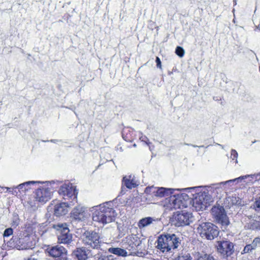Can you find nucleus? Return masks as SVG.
Wrapping results in <instances>:
<instances>
[{"instance_id": "f3484780", "label": "nucleus", "mask_w": 260, "mask_h": 260, "mask_svg": "<svg viewBox=\"0 0 260 260\" xmlns=\"http://www.w3.org/2000/svg\"><path fill=\"white\" fill-rule=\"evenodd\" d=\"M223 187L221 183L212 184L207 186V193L212 197V200L215 197H218V195L220 194L223 190Z\"/></svg>"}, {"instance_id": "393cba45", "label": "nucleus", "mask_w": 260, "mask_h": 260, "mask_svg": "<svg viewBox=\"0 0 260 260\" xmlns=\"http://www.w3.org/2000/svg\"><path fill=\"white\" fill-rule=\"evenodd\" d=\"M239 198L235 196H230L226 198L224 204L226 207L231 206L239 204Z\"/></svg>"}, {"instance_id": "e433bc0d", "label": "nucleus", "mask_w": 260, "mask_h": 260, "mask_svg": "<svg viewBox=\"0 0 260 260\" xmlns=\"http://www.w3.org/2000/svg\"><path fill=\"white\" fill-rule=\"evenodd\" d=\"M184 144H185V145H191V146H192V147H204L203 146H197V145H191V144H187V143H185Z\"/></svg>"}, {"instance_id": "a211bd4d", "label": "nucleus", "mask_w": 260, "mask_h": 260, "mask_svg": "<svg viewBox=\"0 0 260 260\" xmlns=\"http://www.w3.org/2000/svg\"><path fill=\"white\" fill-rule=\"evenodd\" d=\"M249 178L251 179V175H247L245 176H240L239 177L235 178L234 179L229 180L226 181L221 182V184L223 187L224 190H227L229 189L231 187L233 186L235 184L238 183L242 180Z\"/></svg>"}, {"instance_id": "bb28decb", "label": "nucleus", "mask_w": 260, "mask_h": 260, "mask_svg": "<svg viewBox=\"0 0 260 260\" xmlns=\"http://www.w3.org/2000/svg\"><path fill=\"white\" fill-rule=\"evenodd\" d=\"M178 260H193L192 255L190 256L189 253H184L179 255Z\"/></svg>"}, {"instance_id": "4be33fe9", "label": "nucleus", "mask_w": 260, "mask_h": 260, "mask_svg": "<svg viewBox=\"0 0 260 260\" xmlns=\"http://www.w3.org/2000/svg\"><path fill=\"white\" fill-rule=\"evenodd\" d=\"M89 250H86L85 248H78L73 252V254L78 260H86L88 255L89 254Z\"/></svg>"}, {"instance_id": "2eb2a0df", "label": "nucleus", "mask_w": 260, "mask_h": 260, "mask_svg": "<svg viewBox=\"0 0 260 260\" xmlns=\"http://www.w3.org/2000/svg\"><path fill=\"white\" fill-rule=\"evenodd\" d=\"M52 192L48 187L38 188L36 192V199L41 203H45L51 199Z\"/></svg>"}, {"instance_id": "f03ea898", "label": "nucleus", "mask_w": 260, "mask_h": 260, "mask_svg": "<svg viewBox=\"0 0 260 260\" xmlns=\"http://www.w3.org/2000/svg\"><path fill=\"white\" fill-rule=\"evenodd\" d=\"M181 242L175 234H165L159 236L157 240L156 247L162 252H167L178 247Z\"/></svg>"}, {"instance_id": "9b49d317", "label": "nucleus", "mask_w": 260, "mask_h": 260, "mask_svg": "<svg viewBox=\"0 0 260 260\" xmlns=\"http://www.w3.org/2000/svg\"><path fill=\"white\" fill-rule=\"evenodd\" d=\"M181 196H171L165 200L164 206L169 210L182 209L185 207L184 202L182 200Z\"/></svg>"}, {"instance_id": "20e7f679", "label": "nucleus", "mask_w": 260, "mask_h": 260, "mask_svg": "<svg viewBox=\"0 0 260 260\" xmlns=\"http://www.w3.org/2000/svg\"><path fill=\"white\" fill-rule=\"evenodd\" d=\"M60 197L64 200H70V202L75 204L77 202V191L76 187L69 182L61 185L58 190Z\"/></svg>"}, {"instance_id": "423d86ee", "label": "nucleus", "mask_w": 260, "mask_h": 260, "mask_svg": "<svg viewBox=\"0 0 260 260\" xmlns=\"http://www.w3.org/2000/svg\"><path fill=\"white\" fill-rule=\"evenodd\" d=\"M54 228L57 231L58 241L60 243L69 244L72 240V235L66 223H58L54 225Z\"/></svg>"}, {"instance_id": "dca6fc26", "label": "nucleus", "mask_w": 260, "mask_h": 260, "mask_svg": "<svg viewBox=\"0 0 260 260\" xmlns=\"http://www.w3.org/2000/svg\"><path fill=\"white\" fill-rule=\"evenodd\" d=\"M75 204L71 202H62L56 204L54 206V214L56 216L65 215L69 211V208L73 206Z\"/></svg>"}, {"instance_id": "f257e3e1", "label": "nucleus", "mask_w": 260, "mask_h": 260, "mask_svg": "<svg viewBox=\"0 0 260 260\" xmlns=\"http://www.w3.org/2000/svg\"><path fill=\"white\" fill-rule=\"evenodd\" d=\"M89 211L93 221L103 226L114 221L117 215L115 210L108 203L92 207Z\"/></svg>"}, {"instance_id": "a878e982", "label": "nucleus", "mask_w": 260, "mask_h": 260, "mask_svg": "<svg viewBox=\"0 0 260 260\" xmlns=\"http://www.w3.org/2000/svg\"><path fill=\"white\" fill-rule=\"evenodd\" d=\"M108 251L109 252L118 256H126L127 255V252L124 249L120 248H110Z\"/></svg>"}, {"instance_id": "9d476101", "label": "nucleus", "mask_w": 260, "mask_h": 260, "mask_svg": "<svg viewBox=\"0 0 260 260\" xmlns=\"http://www.w3.org/2000/svg\"><path fill=\"white\" fill-rule=\"evenodd\" d=\"M211 214L218 223L224 225L229 224L228 218L222 206L219 204L213 206L211 209Z\"/></svg>"}, {"instance_id": "de8ad7c7", "label": "nucleus", "mask_w": 260, "mask_h": 260, "mask_svg": "<svg viewBox=\"0 0 260 260\" xmlns=\"http://www.w3.org/2000/svg\"><path fill=\"white\" fill-rule=\"evenodd\" d=\"M124 132H123V134H122V135L123 136L124 135ZM123 137L124 138V137L123 136Z\"/></svg>"}, {"instance_id": "c9c22d12", "label": "nucleus", "mask_w": 260, "mask_h": 260, "mask_svg": "<svg viewBox=\"0 0 260 260\" xmlns=\"http://www.w3.org/2000/svg\"><path fill=\"white\" fill-rule=\"evenodd\" d=\"M16 186H14L12 188V189H11V193L14 194V195H17V193H18V192L17 191V188H15Z\"/></svg>"}, {"instance_id": "79ce46f5", "label": "nucleus", "mask_w": 260, "mask_h": 260, "mask_svg": "<svg viewBox=\"0 0 260 260\" xmlns=\"http://www.w3.org/2000/svg\"><path fill=\"white\" fill-rule=\"evenodd\" d=\"M196 187H191V188H185V189H194Z\"/></svg>"}, {"instance_id": "7ed1b4c3", "label": "nucleus", "mask_w": 260, "mask_h": 260, "mask_svg": "<svg viewBox=\"0 0 260 260\" xmlns=\"http://www.w3.org/2000/svg\"><path fill=\"white\" fill-rule=\"evenodd\" d=\"M197 226V232L203 238L211 240L217 237L219 234L217 226L210 222L199 221Z\"/></svg>"}, {"instance_id": "4468645a", "label": "nucleus", "mask_w": 260, "mask_h": 260, "mask_svg": "<svg viewBox=\"0 0 260 260\" xmlns=\"http://www.w3.org/2000/svg\"><path fill=\"white\" fill-rule=\"evenodd\" d=\"M46 252L50 256L54 258H63L66 256L67 251L63 246L57 245L48 247L46 249Z\"/></svg>"}, {"instance_id": "c03bdc74", "label": "nucleus", "mask_w": 260, "mask_h": 260, "mask_svg": "<svg viewBox=\"0 0 260 260\" xmlns=\"http://www.w3.org/2000/svg\"><path fill=\"white\" fill-rule=\"evenodd\" d=\"M126 139H127V140L131 141V140L128 138V137H126Z\"/></svg>"}, {"instance_id": "c756f323", "label": "nucleus", "mask_w": 260, "mask_h": 260, "mask_svg": "<svg viewBox=\"0 0 260 260\" xmlns=\"http://www.w3.org/2000/svg\"><path fill=\"white\" fill-rule=\"evenodd\" d=\"M254 250L253 248L252 247L251 244L247 245L245 246L243 250H242L241 253L244 254L252 252V251Z\"/></svg>"}, {"instance_id": "2f4dec72", "label": "nucleus", "mask_w": 260, "mask_h": 260, "mask_svg": "<svg viewBox=\"0 0 260 260\" xmlns=\"http://www.w3.org/2000/svg\"><path fill=\"white\" fill-rule=\"evenodd\" d=\"M13 229L11 228H8L6 229L4 232L3 236L4 237H8L13 234Z\"/></svg>"}, {"instance_id": "a18cd8bd", "label": "nucleus", "mask_w": 260, "mask_h": 260, "mask_svg": "<svg viewBox=\"0 0 260 260\" xmlns=\"http://www.w3.org/2000/svg\"><path fill=\"white\" fill-rule=\"evenodd\" d=\"M0 188H1V189H3V188H4V187H1V186H0Z\"/></svg>"}, {"instance_id": "7c9ffc66", "label": "nucleus", "mask_w": 260, "mask_h": 260, "mask_svg": "<svg viewBox=\"0 0 260 260\" xmlns=\"http://www.w3.org/2000/svg\"><path fill=\"white\" fill-rule=\"evenodd\" d=\"M253 208L256 211H260V197L256 199L255 201L253 204Z\"/></svg>"}, {"instance_id": "cd10ccee", "label": "nucleus", "mask_w": 260, "mask_h": 260, "mask_svg": "<svg viewBox=\"0 0 260 260\" xmlns=\"http://www.w3.org/2000/svg\"><path fill=\"white\" fill-rule=\"evenodd\" d=\"M250 244L252 245L253 249L257 247H260V238L258 237L254 238L252 243Z\"/></svg>"}, {"instance_id": "6e6552de", "label": "nucleus", "mask_w": 260, "mask_h": 260, "mask_svg": "<svg viewBox=\"0 0 260 260\" xmlns=\"http://www.w3.org/2000/svg\"><path fill=\"white\" fill-rule=\"evenodd\" d=\"M175 189L165 187H157L153 186L147 187L145 189V192L148 198H163L171 195Z\"/></svg>"}, {"instance_id": "09e8293b", "label": "nucleus", "mask_w": 260, "mask_h": 260, "mask_svg": "<svg viewBox=\"0 0 260 260\" xmlns=\"http://www.w3.org/2000/svg\"><path fill=\"white\" fill-rule=\"evenodd\" d=\"M259 228V229L260 230V226H259V228Z\"/></svg>"}, {"instance_id": "37998d69", "label": "nucleus", "mask_w": 260, "mask_h": 260, "mask_svg": "<svg viewBox=\"0 0 260 260\" xmlns=\"http://www.w3.org/2000/svg\"><path fill=\"white\" fill-rule=\"evenodd\" d=\"M218 145L220 146L221 147V148L223 149L224 148V147L223 145H221V144H217Z\"/></svg>"}, {"instance_id": "5701e85b", "label": "nucleus", "mask_w": 260, "mask_h": 260, "mask_svg": "<svg viewBox=\"0 0 260 260\" xmlns=\"http://www.w3.org/2000/svg\"><path fill=\"white\" fill-rule=\"evenodd\" d=\"M123 183L129 189L135 188L138 185V183L135 179V177L131 175L123 177Z\"/></svg>"}, {"instance_id": "f704fd0d", "label": "nucleus", "mask_w": 260, "mask_h": 260, "mask_svg": "<svg viewBox=\"0 0 260 260\" xmlns=\"http://www.w3.org/2000/svg\"><path fill=\"white\" fill-rule=\"evenodd\" d=\"M156 63L157 67L159 69H161V61H160V58L158 57H156Z\"/></svg>"}, {"instance_id": "a19ab883", "label": "nucleus", "mask_w": 260, "mask_h": 260, "mask_svg": "<svg viewBox=\"0 0 260 260\" xmlns=\"http://www.w3.org/2000/svg\"><path fill=\"white\" fill-rule=\"evenodd\" d=\"M25 260H38L37 259H36L34 257H29V258H27L26 259H25Z\"/></svg>"}, {"instance_id": "aec40b11", "label": "nucleus", "mask_w": 260, "mask_h": 260, "mask_svg": "<svg viewBox=\"0 0 260 260\" xmlns=\"http://www.w3.org/2000/svg\"><path fill=\"white\" fill-rule=\"evenodd\" d=\"M40 183H43V182L41 181H27L16 186L15 188H17L18 191L20 193H24L30 189V186L31 185Z\"/></svg>"}, {"instance_id": "412c9836", "label": "nucleus", "mask_w": 260, "mask_h": 260, "mask_svg": "<svg viewBox=\"0 0 260 260\" xmlns=\"http://www.w3.org/2000/svg\"><path fill=\"white\" fill-rule=\"evenodd\" d=\"M158 221H159V220L158 218L147 217L140 219L138 223V225L140 229H142L151 224L155 223Z\"/></svg>"}, {"instance_id": "4c0bfd02", "label": "nucleus", "mask_w": 260, "mask_h": 260, "mask_svg": "<svg viewBox=\"0 0 260 260\" xmlns=\"http://www.w3.org/2000/svg\"><path fill=\"white\" fill-rule=\"evenodd\" d=\"M4 188L7 189V191L11 192H12V191H11L12 188L6 187H4L3 189H4Z\"/></svg>"}, {"instance_id": "ddd939ff", "label": "nucleus", "mask_w": 260, "mask_h": 260, "mask_svg": "<svg viewBox=\"0 0 260 260\" xmlns=\"http://www.w3.org/2000/svg\"><path fill=\"white\" fill-rule=\"evenodd\" d=\"M71 217L77 221H84L90 216L87 209L81 205L75 207L71 213Z\"/></svg>"}, {"instance_id": "49530a36", "label": "nucleus", "mask_w": 260, "mask_h": 260, "mask_svg": "<svg viewBox=\"0 0 260 260\" xmlns=\"http://www.w3.org/2000/svg\"><path fill=\"white\" fill-rule=\"evenodd\" d=\"M234 4L236 5V2L235 1H234Z\"/></svg>"}, {"instance_id": "b1692460", "label": "nucleus", "mask_w": 260, "mask_h": 260, "mask_svg": "<svg viewBox=\"0 0 260 260\" xmlns=\"http://www.w3.org/2000/svg\"><path fill=\"white\" fill-rule=\"evenodd\" d=\"M29 238L28 237H25L23 238H19L17 244L18 249H31L32 245L29 242Z\"/></svg>"}, {"instance_id": "72a5a7b5", "label": "nucleus", "mask_w": 260, "mask_h": 260, "mask_svg": "<svg viewBox=\"0 0 260 260\" xmlns=\"http://www.w3.org/2000/svg\"><path fill=\"white\" fill-rule=\"evenodd\" d=\"M251 179H249V181H252L253 179H255L256 181L260 180V173L250 175Z\"/></svg>"}, {"instance_id": "473e14b6", "label": "nucleus", "mask_w": 260, "mask_h": 260, "mask_svg": "<svg viewBox=\"0 0 260 260\" xmlns=\"http://www.w3.org/2000/svg\"><path fill=\"white\" fill-rule=\"evenodd\" d=\"M238 156V152H237V151L235 149H232L231 153V158L232 159H236V161H235L236 163L238 162V160L237 159Z\"/></svg>"}, {"instance_id": "1a4fd4ad", "label": "nucleus", "mask_w": 260, "mask_h": 260, "mask_svg": "<svg viewBox=\"0 0 260 260\" xmlns=\"http://www.w3.org/2000/svg\"><path fill=\"white\" fill-rule=\"evenodd\" d=\"M193 217L191 212L182 211L174 216V224L176 226L189 225L193 221Z\"/></svg>"}, {"instance_id": "c85d7f7f", "label": "nucleus", "mask_w": 260, "mask_h": 260, "mask_svg": "<svg viewBox=\"0 0 260 260\" xmlns=\"http://www.w3.org/2000/svg\"><path fill=\"white\" fill-rule=\"evenodd\" d=\"M175 52L176 54L180 57H183L185 53L184 50L183 49V48L180 46L176 47Z\"/></svg>"}, {"instance_id": "ea45409f", "label": "nucleus", "mask_w": 260, "mask_h": 260, "mask_svg": "<svg viewBox=\"0 0 260 260\" xmlns=\"http://www.w3.org/2000/svg\"><path fill=\"white\" fill-rule=\"evenodd\" d=\"M58 141H59L58 140H50V142H53V143H56Z\"/></svg>"}, {"instance_id": "58836bf2", "label": "nucleus", "mask_w": 260, "mask_h": 260, "mask_svg": "<svg viewBox=\"0 0 260 260\" xmlns=\"http://www.w3.org/2000/svg\"><path fill=\"white\" fill-rule=\"evenodd\" d=\"M142 141L146 142V140L147 139L146 137H141V138H140Z\"/></svg>"}, {"instance_id": "39448f33", "label": "nucleus", "mask_w": 260, "mask_h": 260, "mask_svg": "<svg viewBox=\"0 0 260 260\" xmlns=\"http://www.w3.org/2000/svg\"><path fill=\"white\" fill-rule=\"evenodd\" d=\"M82 242L87 248L98 249L101 241L99 234L94 231H86L82 236Z\"/></svg>"}, {"instance_id": "0eeeda50", "label": "nucleus", "mask_w": 260, "mask_h": 260, "mask_svg": "<svg viewBox=\"0 0 260 260\" xmlns=\"http://www.w3.org/2000/svg\"><path fill=\"white\" fill-rule=\"evenodd\" d=\"M213 202L212 197L205 191L200 192L193 199V206L196 210H204Z\"/></svg>"}, {"instance_id": "f8f14e48", "label": "nucleus", "mask_w": 260, "mask_h": 260, "mask_svg": "<svg viewBox=\"0 0 260 260\" xmlns=\"http://www.w3.org/2000/svg\"><path fill=\"white\" fill-rule=\"evenodd\" d=\"M216 247L217 252L227 259L233 254L234 251V245L230 241H218Z\"/></svg>"}, {"instance_id": "6ab92c4d", "label": "nucleus", "mask_w": 260, "mask_h": 260, "mask_svg": "<svg viewBox=\"0 0 260 260\" xmlns=\"http://www.w3.org/2000/svg\"><path fill=\"white\" fill-rule=\"evenodd\" d=\"M193 260H218L211 253H207L204 251H194L192 252Z\"/></svg>"}]
</instances>
